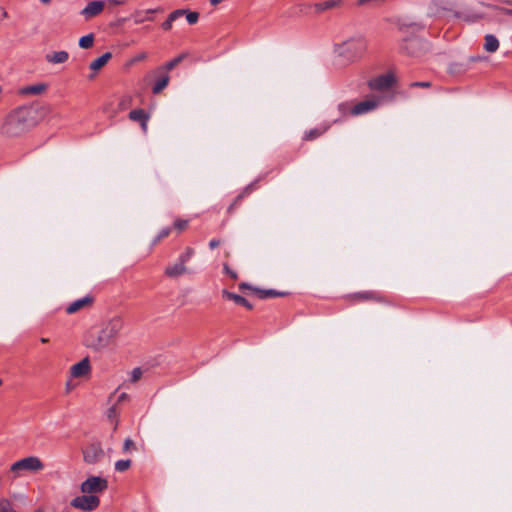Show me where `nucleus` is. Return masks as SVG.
Segmentation results:
<instances>
[{
	"label": "nucleus",
	"mask_w": 512,
	"mask_h": 512,
	"mask_svg": "<svg viewBox=\"0 0 512 512\" xmlns=\"http://www.w3.org/2000/svg\"><path fill=\"white\" fill-rule=\"evenodd\" d=\"M210 1V4L212 6H217L219 5L220 3H222L224 0H209Z\"/></svg>",
	"instance_id": "45"
},
{
	"label": "nucleus",
	"mask_w": 512,
	"mask_h": 512,
	"mask_svg": "<svg viewBox=\"0 0 512 512\" xmlns=\"http://www.w3.org/2000/svg\"><path fill=\"white\" fill-rule=\"evenodd\" d=\"M129 119L135 122H139L144 133L148 130V122L150 115L142 109H134L129 113Z\"/></svg>",
	"instance_id": "10"
},
{
	"label": "nucleus",
	"mask_w": 512,
	"mask_h": 512,
	"mask_svg": "<svg viewBox=\"0 0 512 512\" xmlns=\"http://www.w3.org/2000/svg\"><path fill=\"white\" fill-rule=\"evenodd\" d=\"M0 512H16L13 504L7 498L0 499Z\"/></svg>",
	"instance_id": "27"
},
{
	"label": "nucleus",
	"mask_w": 512,
	"mask_h": 512,
	"mask_svg": "<svg viewBox=\"0 0 512 512\" xmlns=\"http://www.w3.org/2000/svg\"><path fill=\"white\" fill-rule=\"evenodd\" d=\"M184 16L186 17V20L189 24L193 25L198 22L199 19V13L195 11H189L185 9Z\"/></svg>",
	"instance_id": "29"
},
{
	"label": "nucleus",
	"mask_w": 512,
	"mask_h": 512,
	"mask_svg": "<svg viewBox=\"0 0 512 512\" xmlns=\"http://www.w3.org/2000/svg\"><path fill=\"white\" fill-rule=\"evenodd\" d=\"M85 459H86V461H88V462H92V461H94V460H95V458H90V456H89V453H88V452L85 454Z\"/></svg>",
	"instance_id": "47"
},
{
	"label": "nucleus",
	"mask_w": 512,
	"mask_h": 512,
	"mask_svg": "<svg viewBox=\"0 0 512 512\" xmlns=\"http://www.w3.org/2000/svg\"><path fill=\"white\" fill-rule=\"evenodd\" d=\"M143 12L141 11H136L135 12V23L137 24H140V23H143L144 21H148V20H152L151 18L149 17H145V16H142Z\"/></svg>",
	"instance_id": "37"
},
{
	"label": "nucleus",
	"mask_w": 512,
	"mask_h": 512,
	"mask_svg": "<svg viewBox=\"0 0 512 512\" xmlns=\"http://www.w3.org/2000/svg\"><path fill=\"white\" fill-rule=\"evenodd\" d=\"M510 13L512 14V11Z\"/></svg>",
	"instance_id": "53"
},
{
	"label": "nucleus",
	"mask_w": 512,
	"mask_h": 512,
	"mask_svg": "<svg viewBox=\"0 0 512 512\" xmlns=\"http://www.w3.org/2000/svg\"><path fill=\"white\" fill-rule=\"evenodd\" d=\"M31 126L30 110L26 107H18L6 115L0 131L6 137H18L27 132Z\"/></svg>",
	"instance_id": "2"
},
{
	"label": "nucleus",
	"mask_w": 512,
	"mask_h": 512,
	"mask_svg": "<svg viewBox=\"0 0 512 512\" xmlns=\"http://www.w3.org/2000/svg\"><path fill=\"white\" fill-rule=\"evenodd\" d=\"M115 394L116 392L111 394L109 400L112 402L113 405H116L117 407H119L120 404L129 399V395L125 392H122L117 396Z\"/></svg>",
	"instance_id": "24"
},
{
	"label": "nucleus",
	"mask_w": 512,
	"mask_h": 512,
	"mask_svg": "<svg viewBox=\"0 0 512 512\" xmlns=\"http://www.w3.org/2000/svg\"><path fill=\"white\" fill-rule=\"evenodd\" d=\"M35 512H43V511H42V510H37V511H35Z\"/></svg>",
	"instance_id": "52"
},
{
	"label": "nucleus",
	"mask_w": 512,
	"mask_h": 512,
	"mask_svg": "<svg viewBox=\"0 0 512 512\" xmlns=\"http://www.w3.org/2000/svg\"><path fill=\"white\" fill-rule=\"evenodd\" d=\"M499 48V41L498 39L491 34H488L485 36V43H484V49L487 52L493 53Z\"/></svg>",
	"instance_id": "19"
},
{
	"label": "nucleus",
	"mask_w": 512,
	"mask_h": 512,
	"mask_svg": "<svg viewBox=\"0 0 512 512\" xmlns=\"http://www.w3.org/2000/svg\"><path fill=\"white\" fill-rule=\"evenodd\" d=\"M219 244H220V241H219V240L213 239V240H211V241L209 242V247H210L211 249H214V248H216L217 246H219Z\"/></svg>",
	"instance_id": "43"
},
{
	"label": "nucleus",
	"mask_w": 512,
	"mask_h": 512,
	"mask_svg": "<svg viewBox=\"0 0 512 512\" xmlns=\"http://www.w3.org/2000/svg\"><path fill=\"white\" fill-rule=\"evenodd\" d=\"M94 43V35L93 34H87L79 39V46L82 49H88L93 46Z\"/></svg>",
	"instance_id": "25"
},
{
	"label": "nucleus",
	"mask_w": 512,
	"mask_h": 512,
	"mask_svg": "<svg viewBox=\"0 0 512 512\" xmlns=\"http://www.w3.org/2000/svg\"><path fill=\"white\" fill-rule=\"evenodd\" d=\"M39 2L43 5V6H48L51 4L52 0H39Z\"/></svg>",
	"instance_id": "46"
},
{
	"label": "nucleus",
	"mask_w": 512,
	"mask_h": 512,
	"mask_svg": "<svg viewBox=\"0 0 512 512\" xmlns=\"http://www.w3.org/2000/svg\"><path fill=\"white\" fill-rule=\"evenodd\" d=\"M122 328V320L118 317L109 319L97 329L89 331L86 336V345L92 349L106 348L113 342Z\"/></svg>",
	"instance_id": "1"
},
{
	"label": "nucleus",
	"mask_w": 512,
	"mask_h": 512,
	"mask_svg": "<svg viewBox=\"0 0 512 512\" xmlns=\"http://www.w3.org/2000/svg\"><path fill=\"white\" fill-rule=\"evenodd\" d=\"M157 11H158V9H149L145 13L148 14V13L157 12Z\"/></svg>",
	"instance_id": "50"
},
{
	"label": "nucleus",
	"mask_w": 512,
	"mask_h": 512,
	"mask_svg": "<svg viewBox=\"0 0 512 512\" xmlns=\"http://www.w3.org/2000/svg\"><path fill=\"white\" fill-rule=\"evenodd\" d=\"M222 296L225 298V299H228V300H232L234 301L236 304H239V305H242V306H245L246 308L248 309H251L252 308V305L245 299L243 298L242 296L240 295H237V294H234V293H231L227 290H223L222 291Z\"/></svg>",
	"instance_id": "17"
},
{
	"label": "nucleus",
	"mask_w": 512,
	"mask_h": 512,
	"mask_svg": "<svg viewBox=\"0 0 512 512\" xmlns=\"http://www.w3.org/2000/svg\"><path fill=\"white\" fill-rule=\"evenodd\" d=\"M187 272H188V269L186 267V264H184L180 260H178L177 262H175L165 268V274L171 278L181 276Z\"/></svg>",
	"instance_id": "14"
},
{
	"label": "nucleus",
	"mask_w": 512,
	"mask_h": 512,
	"mask_svg": "<svg viewBox=\"0 0 512 512\" xmlns=\"http://www.w3.org/2000/svg\"><path fill=\"white\" fill-rule=\"evenodd\" d=\"M344 3V0H325L322 2L315 3L313 5L314 11L318 14L324 13L329 10L340 8Z\"/></svg>",
	"instance_id": "12"
},
{
	"label": "nucleus",
	"mask_w": 512,
	"mask_h": 512,
	"mask_svg": "<svg viewBox=\"0 0 512 512\" xmlns=\"http://www.w3.org/2000/svg\"><path fill=\"white\" fill-rule=\"evenodd\" d=\"M147 57H148V55L146 52H140V53L134 55L133 57H131L129 60H127V62L125 63V66L127 68H131L138 62L145 61L147 59Z\"/></svg>",
	"instance_id": "22"
},
{
	"label": "nucleus",
	"mask_w": 512,
	"mask_h": 512,
	"mask_svg": "<svg viewBox=\"0 0 512 512\" xmlns=\"http://www.w3.org/2000/svg\"><path fill=\"white\" fill-rule=\"evenodd\" d=\"M187 226H188L187 220L178 219L174 222V228L179 232L185 230L187 228Z\"/></svg>",
	"instance_id": "33"
},
{
	"label": "nucleus",
	"mask_w": 512,
	"mask_h": 512,
	"mask_svg": "<svg viewBox=\"0 0 512 512\" xmlns=\"http://www.w3.org/2000/svg\"><path fill=\"white\" fill-rule=\"evenodd\" d=\"M328 129H329V126H327V125L311 129V130L305 132L303 138H304V140H308V141L314 140V139L320 137L321 135H323Z\"/></svg>",
	"instance_id": "20"
},
{
	"label": "nucleus",
	"mask_w": 512,
	"mask_h": 512,
	"mask_svg": "<svg viewBox=\"0 0 512 512\" xmlns=\"http://www.w3.org/2000/svg\"><path fill=\"white\" fill-rule=\"evenodd\" d=\"M379 104L380 100L372 97L367 98L353 106H350L348 103H341L338 106V110L342 115H361L376 109Z\"/></svg>",
	"instance_id": "5"
},
{
	"label": "nucleus",
	"mask_w": 512,
	"mask_h": 512,
	"mask_svg": "<svg viewBox=\"0 0 512 512\" xmlns=\"http://www.w3.org/2000/svg\"><path fill=\"white\" fill-rule=\"evenodd\" d=\"M142 377V371L140 368H134L128 375L127 381L131 384L136 383Z\"/></svg>",
	"instance_id": "28"
},
{
	"label": "nucleus",
	"mask_w": 512,
	"mask_h": 512,
	"mask_svg": "<svg viewBox=\"0 0 512 512\" xmlns=\"http://www.w3.org/2000/svg\"><path fill=\"white\" fill-rule=\"evenodd\" d=\"M194 251L193 249L191 248H188L179 258V260L181 262H183L184 264H186L187 261H189V259L192 257Z\"/></svg>",
	"instance_id": "36"
},
{
	"label": "nucleus",
	"mask_w": 512,
	"mask_h": 512,
	"mask_svg": "<svg viewBox=\"0 0 512 512\" xmlns=\"http://www.w3.org/2000/svg\"><path fill=\"white\" fill-rule=\"evenodd\" d=\"M172 26H173V23H172L170 20H168V19H166V20L162 23V28H163V30H165V31H169V30H171V29H172Z\"/></svg>",
	"instance_id": "40"
},
{
	"label": "nucleus",
	"mask_w": 512,
	"mask_h": 512,
	"mask_svg": "<svg viewBox=\"0 0 512 512\" xmlns=\"http://www.w3.org/2000/svg\"><path fill=\"white\" fill-rule=\"evenodd\" d=\"M134 448H135V443L133 442V440L130 438L125 439L124 444H123V452H125V453L131 452L132 450H134Z\"/></svg>",
	"instance_id": "34"
},
{
	"label": "nucleus",
	"mask_w": 512,
	"mask_h": 512,
	"mask_svg": "<svg viewBox=\"0 0 512 512\" xmlns=\"http://www.w3.org/2000/svg\"><path fill=\"white\" fill-rule=\"evenodd\" d=\"M168 235H169V229H168V228H164V229H162V230L159 232V234H158V236H157V238H156V240H155V243L159 242L161 239H163V238L167 237Z\"/></svg>",
	"instance_id": "38"
},
{
	"label": "nucleus",
	"mask_w": 512,
	"mask_h": 512,
	"mask_svg": "<svg viewBox=\"0 0 512 512\" xmlns=\"http://www.w3.org/2000/svg\"><path fill=\"white\" fill-rule=\"evenodd\" d=\"M45 60L52 65L64 64L69 60V53L64 50L51 51L45 55Z\"/></svg>",
	"instance_id": "11"
},
{
	"label": "nucleus",
	"mask_w": 512,
	"mask_h": 512,
	"mask_svg": "<svg viewBox=\"0 0 512 512\" xmlns=\"http://www.w3.org/2000/svg\"><path fill=\"white\" fill-rule=\"evenodd\" d=\"M393 83L391 75H382L370 81L369 86L372 89L383 90L389 88Z\"/></svg>",
	"instance_id": "15"
},
{
	"label": "nucleus",
	"mask_w": 512,
	"mask_h": 512,
	"mask_svg": "<svg viewBox=\"0 0 512 512\" xmlns=\"http://www.w3.org/2000/svg\"><path fill=\"white\" fill-rule=\"evenodd\" d=\"M45 90H46V85L45 84H37V85H32V86H28L26 88H23L21 92L23 94L37 95V94L43 93Z\"/></svg>",
	"instance_id": "21"
},
{
	"label": "nucleus",
	"mask_w": 512,
	"mask_h": 512,
	"mask_svg": "<svg viewBox=\"0 0 512 512\" xmlns=\"http://www.w3.org/2000/svg\"><path fill=\"white\" fill-rule=\"evenodd\" d=\"M119 407L111 404V406L107 409L106 417L110 423L113 424V429L116 430L119 424Z\"/></svg>",
	"instance_id": "18"
},
{
	"label": "nucleus",
	"mask_w": 512,
	"mask_h": 512,
	"mask_svg": "<svg viewBox=\"0 0 512 512\" xmlns=\"http://www.w3.org/2000/svg\"><path fill=\"white\" fill-rule=\"evenodd\" d=\"M184 13H185V9H177V10H174L173 12H171L167 19L170 20L172 23L174 21H176L178 18L184 16Z\"/></svg>",
	"instance_id": "32"
},
{
	"label": "nucleus",
	"mask_w": 512,
	"mask_h": 512,
	"mask_svg": "<svg viewBox=\"0 0 512 512\" xmlns=\"http://www.w3.org/2000/svg\"><path fill=\"white\" fill-rule=\"evenodd\" d=\"M112 58V54L110 52H106L104 53L103 55H101L100 57L94 59L89 67L91 70H93L94 72H97L99 71L101 68H103L108 62L109 60Z\"/></svg>",
	"instance_id": "16"
},
{
	"label": "nucleus",
	"mask_w": 512,
	"mask_h": 512,
	"mask_svg": "<svg viewBox=\"0 0 512 512\" xmlns=\"http://www.w3.org/2000/svg\"><path fill=\"white\" fill-rule=\"evenodd\" d=\"M168 82H169V76H167V75L164 76L163 78H161L160 80H158L152 89L153 93H155V94L160 93L168 85Z\"/></svg>",
	"instance_id": "26"
},
{
	"label": "nucleus",
	"mask_w": 512,
	"mask_h": 512,
	"mask_svg": "<svg viewBox=\"0 0 512 512\" xmlns=\"http://www.w3.org/2000/svg\"><path fill=\"white\" fill-rule=\"evenodd\" d=\"M224 270L227 274H229L233 279H236L237 278V274L235 272H233L232 270L229 269L228 266H224Z\"/></svg>",
	"instance_id": "42"
},
{
	"label": "nucleus",
	"mask_w": 512,
	"mask_h": 512,
	"mask_svg": "<svg viewBox=\"0 0 512 512\" xmlns=\"http://www.w3.org/2000/svg\"><path fill=\"white\" fill-rule=\"evenodd\" d=\"M413 86L429 87L430 83L429 82H417V83H413Z\"/></svg>",
	"instance_id": "44"
},
{
	"label": "nucleus",
	"mask_w": 512,
	"mask_h": 512,
	"mask_svg": "<svg viewBox=\"0 0 512 512\" xmlns=\"http://www.w3.org/2000/svg\"><path fill=\"white\" fill-rule=\"evenodd\" d=\"M92 302H93L92 297L85 296L81 299H78V300L72 302L70 305H68L66 308V312L68 314H74L82 309L90 307Z\"/></svg>",
	"instance_id": "13"
},
{
	"label": "nucleus",
	"mask_w": 512,
	"mask_h": 512,
	"mask_svg": "<svg viewBox=\"0 0 512 512\" xmlns=\"http://www.w3.org/2000/svg\"><path fill=\"white\" fill-rule=\"evenodd\" d=\"M2 17L3 18H7L8 17V12L5 9H3V11H2Z\"/></svg>",
	"instance_id": "48"
},
{
	"label": "nucleus",
	"mask_w": 512,
	"mask_h": 512,
	"mask_svg": "<svg viewBox=\"0 0 512 512\" xmlns=\"http://www.w3.org/2000/svg\"><path fill=\"white\" fill-rule=\"evenodd\" d=\"M383 0H358L357 4L359 6H364V5H368V4H375V3H379V2H382Z\"/></svg>",
	"instance_id": "39"
},
{
	"label": "nucleus",
	"mask_w": 512,
	"mask_h": 512,
	"mask_svg": "<svg viewBox=\"0 0 512 512\" xmlns=\"http://www.w3.org/2000/svg\"><path fill=\"white\" fill-rule=\"evenodd\" d=\"M367 50V40L363 35H354L334 45L335 53L350 61L360 60Z\"/></svg>",
	"instance_id": "3"
},
{
	"label": "nucleus",
	"mask_w": 512,
	"mask_h": 512,
	"mask_svg": "<svg viewBox=\"0 0 512 512\" xmlns=\"http://www.w3.org/2000/svg\"><path fill=\"white\" fill-rule=\"evenodd\" d=\"M99 504L100 499L97 496L88 494L77 496L70 502L73 508L87 512L97 509Z\"/></svg>",
	"instance_id": "7"
},
{
	"label": "nucleus",
	"mask_w": 512,
	"mask_h": 512,
	"mask_svg": "<svg viewBox=\"0 0 512 512\" xmlns=\"http://www.w3.org/2000/svg\"><path fill=\"white\" fill-rule=\"evenodd\" d=\"M132 466V461L130 459H122L115 462V470L117 472H125L129 470Z\"/></svg>",
	"instance_id": "23"
},
{
	"label": "nucleus",
	"mask_w": 512,
	"mask_h": 512,
	"mask_svg": "<svg viewBox=\"0 0 512 512\" xmlns=\"http://www.w3.org/2000/svg\"><path fill=\"white\" fill-rule=\"evenodd\" d=\"M109 2L112 3V4H115V5H119L120 4V1H118V0H110Z\"/></svg>",
	"instance_id": "49"
},
{
	"label": "nucleus",
	"mask_w": 512,
	"mask_h": 512,
	"mask_svg": "<svg viewBox=\"0 0 512 512\" xmlns=\"http://www.w3.org/2000/svg\"><path fill=\"white\" fill-rule=\"evenodd\" d=\"M184 13H185V9H177V10H174L173 12H171L167 19L170 20L172 23L174 21H176L178 18L184 16Z\"/></svg>",
	"instance_id": "31"
},
{
	"label": "nucleus",
	"mask_w": 512,
	"mask_h": 512,
	"mask_svg": "<svg viewBox=\"0 0 512 512\" xmlns=\"http://www.w3.org/2000/svg\"><path fill=\"white\" fill-rule=\"evenodd\" d=\"M239 288H240L241 290H245V289L251 290L252 292H254V293H256V294H257V291H258V289L253 288V287H251L250 285H248V284H246V283H241V284L239 285Z\"/></svg>",
	"instance_id": "41"
},
{
	"label": "nucleus",
	"mask_w": 512,
	"mask_h": 512,
	"mask_svg": "<svg viewBox=\"0 0 512 512\" xmlns=\"http://www.w3.org/2000/svg\"><path fill=\"white\" fill-rule=\"evenodd\" d=\"M182 61V56H179L177 58H174L173 60L169 61L168 63H166V65L164 66V68L166 70H172L175 66H177L180 62Z\"/></svg>",
	"instance_id": "35"
},
{
	"label": "nucleus",
	"mask_w": 512,
	"mask_h": 512,
	"mask_svg": "<svg viewBox=\"0 0 512 512\" xmlns=\"http://www.w3.org/2000/svg\"><path fill=\"white\" fill-rule=\"evenodd\" d=\"M45 468L44 462L37 456H28L15 461L9 468L14 478H20L25 473H39Z\"/></svg>",
	"instance_id": "4"
},
{
	"label": "nucleus",
	"mask_w": 512,
	"mask_h": 512,
	"mask_svg": "<svg viewBox=\"0 0 512 512\" xmlns=\"http://www.w3.org/2000/svg\"><path fill=\"white\" fill-rule=\"evenodd\" d=\"M108 482L100 476L88 477L81 483L80 490L83 494L100 493L107 489Z\"/></svg>",
	"instance_id": "6"
},
{
	"label": "nucleus",
	"mask_w": 512,
	"mask_h": 512,
	"mask_svg": "<svg viewBox=\"0 0 512 512\" xmlns=\"http://www.w3.org/2000/svg\"><path fill=\"white\" fill-rule=\"evenodd\" d=\"M105 6V2L101 0H94L89 2L85 8L82 10L81 14L85 18H92L98 14H100Z\"/></svg>",
	"instance_id": "9"
},
{
	"label": "nucleus",
	"mask_w": 512,
	"mask_h": 512,
	"mask_svg": "<svg viewBox=\"0 0 512 512\" xmlns=\"http://www.w3.org/2000/svg\"><path fill=\"white\" fill-rule=\"evenodd\" d=\"M90 373V362L87 358L82 359L70 367V376L72 378H84Z\"/></svg>",
	"instance_id": "8"
},
{
	"label": "nucleus",
	"mask_w": 512,
	"mask_h": 512,
	"mask_svg": "<svg viewBox=\"0 0 512 512\" xmlns=\"http://www.w3.org/2000/svg\"><path fill=\"white\" fill-rule=\"evenodd\" d=\"M257 295L260 298H267V297H275V296H282L283 293H278L274 290H259L257 291Z\"/></svg>",
	"instance_id": "30"
},
{
	"label": "nucleus",
	"mask_w": 512,
	"mask_h": 512,
	"mask_svg": "<svg viewBox=\"0 0 512 512\" xmlns=\"http://www.w3.org/2000/svg\"><path fill=\"white\" fill-rule=\"evenodd\" d=\"M40 341H41L42 343H47L49 340H48V338H41V339H40Z\"/></svg>",
	"instance_id": "51"
}]
</instances>
